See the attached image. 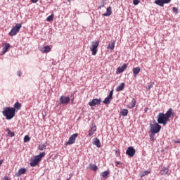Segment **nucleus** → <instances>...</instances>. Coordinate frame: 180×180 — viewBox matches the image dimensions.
Wrapping results in <instances>:
<instances>
[{"label":"nucleus","mask_w":180,"mask_h":180,"mask_svg":"<svg viewBox=\"0 0 180 180\" xmlns=\"http://www.w3.org/2000/svg\"><path fill=\"white\" fill-rule=\"evenodd\" d=\"M22 108V104H20L19 102H16L14 104V109H18V110Z\"/></svg>","instance_id":"obj_27"},{"label":"nucleus","mask_w":180,"mask_h":180,"mask_svg":"<svg viewBox=\"0 0 180 180\" xmlns=\"http://www.w3.org/2000/svg\"><path fill=\"white\" fill-rule=\"evenodd\" d=\"M4 163V160H0V167Z\"/></svg>","instance_id":"obj_44"},{"label":"nucleus","mask_w":180,"mask_h":180,"mask_svg":"<svg viewBox=\"0 0 180 180\" xmlns=\"http://www.w3.org/2000/svg\"><path fill=\"white\" fill-rule=\"evenodd\" d=\"M93 144L94 146H96L98 148H101V141H99V139L96 138L94 139Z\"/></svg>","instance_id":"obj_16"},{"label":"nucleus","mask_w":180,"mask_h":180,"mask_svg":"<svg viewBox=\"0 0 180 180\" xmlns=\"http://www.w3.org/2000/svg\"><path fill=\"white\" fill-rule=\"evenodd\" d=\"M98 47H99V41H94L91 42L90 51L92 52V56H96L98 53Z\"/></svg>","instance_id":"obj_4"},{"label":"nucleus","mask_w":180,"mask_h":180,"mask_svg":"<svg viewBox=\"0 0 180 180\" xmlns=\"http://www.w3.org/2000/svg\"><path fill=\"white\" fill-rule=\"evenodd\" d=\"M111 15H112V7L109 6L106 10V13L103 14V16H110Z\"/></svg>","instance_id":"obj_19"},{"label":"nucleus","mask_w":180,"mask_h":180,"mask_svg":"<svg viewBox=\"0 0 180 180\" xmlns=\"http://www.w3.org/2000/svg\"><path fill=\"white\" fill-rule=\"evenodd\" d=\"M27 141H30V137L28 135H26L24 137V143H27Z\"/></svg>","instance_id":"obj_32"},{"label":"nucleus","mask_w":180,"mask_h":180,"mask_svg":"<svg viewBox=\"0 0 180 180\" xmlns=\"http://www.w3.org/2000/svg\"><path fill=\"white\" fill-rule=\"evenodd\" d=\"M148 110V108H145V109H144L145 113H147Z\"/></svg>","instance_id":"obj_43"},{"label":"nucleus","mask_w":180,"mask_h":180,"mask_svg":"<svg viewBox=\"0 0 180 180\" xmlns=\"http://www.w3.org/2000/svg\"><path fill=\"white\" fill-rule=\"evenodd\" d=\"M23 174H26V169L21 168L18 170V172L17 174V176H20V175H23Z\"/></svg>","instance_id":"obj_20"},{"label":"nucleus","mask_w":180,"mask_h":180,"mask_svg":"<svg viewBox=\"0 0 180 180\" xmlns=\"http://www.w3.org/2000/svg\"><path fill=\"white\" fill-rule=\"evenodd\" d=\"M115 155H117V157H120V150H116Z\"/></svg>","instance_id":"obj_37"},{"label":"nucleus","mask_w":180,"mask_h":180,"mask_svg":"<svg viewBox=\"0 0 180 180\" xmlns=\"http://www.w3.org/2000/svg\"><path fill=\"white\" fill-rule=\"evenodd\" d=\"M108 175H109V171H104L101 173L102 178H108Z\"/></svg>","instance_id":"obj_29"},{"label":"nucleus","mask_w":180,"mask_h":180,"mask_svg":"<svg viewBox=\"0 0 180 180\" xmlns=\"http://www.w3.org/2000/svg\"><path fill=\"white\" fill-rule=\"evenodd\" d=\"M15 112L16 110H15V108L7 107L5 110H4L3 115L5 116L6 119H7V120H11V119H13V117H15Z\"/></svg>","instance_id":"obj_2"},{"label":"nucleus","mask_w":180,"mask_h":180,"mask_svg":"<svg viewBox=\"0 0 180 180\" xmlns=\"http://www.w3.org/2000/svg\"><path fill=\"white\" fill-rule=\"evenodd\" d=\"M20 75H22V72L20 71H18V76L20 77Z\"/></svg>","instance_id":"obj_42"},{"label":"nucleus","mask_w":180,"mask_h":180,"mask_svg":"<svg viewBox=\"0 0 180 180\" xmlns=\"http://www.w3.org/2000/svg\"><path fill=\"white\" fill-rule=\"evenodd\" d=\"M54 19V14H51V15L48 16L46 18L47 22H51Z\"/></svg>","instance_id":"obj_30"},{"label":"nucleus","mask_w":180,"mask_h":180,"mask_svg":"<svg viewBox=\"0 0 180 180\" xmlns=\"http://www.w3.org/2000/svg\"><path fill=\"white\" fill-rule=\"evenodd\" d=\"M153 84H149L148 86V89H150L151 88H153Z\"/></svg>","instance_id":"obj_40"},{"label":"nucleus","mask_w":180,"mask_h":180,"mask_svg":"<svg viewBox=\"0 0 180 180\" xmlns=\"http://www.w3.org/2000/svg\"><path fill=\"white\" fill-rule=\"evenodd\" d=\"M45 155H46V153L42 152V153H39V155L34 157V158L31 160V162L30 163V166L31 167H37V165L39 164V162H40V161H41V158H43V157H44Z\"/></svg>","instance_id":"obj_3"},{"label":"nucleus","mask_w":180,"mask_h":180,"mask_svg":"<svg viewBox=\"0 0 180 180\" xmlns=\"http://www.w3.org/2000/svg\"><path fill=\"white\" fill-rule=\"evenodd\" d=\"M148 174H150V172H149V171H144V172L142 173V176H146V175H148Z\"/></svg>","instance_id":"obj_34"},{"label":"nucleus","mask_w":180,"mask_h":180,"mask_svg":"<svg viewBox=\"0 0 180 180\" xmlns=\"http://www.w3.org/2000/svg\"><path fill=\"white\" fill-rule=\"evenodd\" d=\"M22 27V24H17L15 27H13L11 30L9 32V36H16L18 33H19V30H20Z\"/></svg>","instance_id":"obj_6"},{"label":"nucleus","mask_w":180,"mask_h":180,"mask_svg":"<svg viewBox=\"0 0 180 180\" xmlns=\"http://www.w3.org/2000/svg\"><path fill=\"white\" fill-rule=\"evenodd\" d=\"M31 2L32 4H37V2H39V0H31Z\"/></svg>","instance_id":"obj_39"},{"label":"nucleus","mask_w":180,"mask_h":180,"mask_svg":"<svg viewBox=\"0 0 180 180\" xmlns=\"http://www.w3.org/2000/svg\"><path fill=\"white\" fill-rule=\"evenodd\" d=\"M11 47V44L8 43L5 44L4 48H3V51H4V54H5V53H6L8 51V49H9Z\"/></svg>","instance_id":"obj_21"},{"label":"nucleus","mask_w":180,"mask_h":180,"mask_svg":"<svg viewBox=\"0 0 180 180\" xmlns=\"http://www.w3.org/2000/svg\"><path fill=\"white\" fill-rule=\"evenodd\" d=\"M89 168L91 171H98V166H96V165L90 164Z\"/></svg>","instance_id":"obj_24"},{"label":"nucleus","mask_w":180,"mask_h":180,"mask_svg":"<svg viewBox=\"0 0 180 180\" xmlns=\"http://www.w3.org/2000/svg\"><path fill=\"white\" fill-rule=\"evenodd\" d=\"M124 89V83H121L120 86H118L116 89L117 92H120V91H123Z\"/></svg>","instance_id":"obj_22"},{"label":"nucleus","mask_w":180,"mask_h":180,"mask_svg":"<svg viewBox=\"0 0 180 180\" xmlns=\"http://www.w3.org/2000/svg\"><path fill=\"white\" fill-rule=\"evenodd\" d=\"M70 96H61L60 98V105H68L70 103Z\"/></svg>","instance_id":"obj_8"},{"label":"nucleus","mask_w":180,"mask_h":180,"mask_svg":"<svg viewBox=\"0 0 180 180\" xmlns=\"http://www.w3.org/2000/svg\"><path fill=\"white\" fill-rule=\"evenodd\" d=\"M115 44H116V42L115 41H111L107 46L108 50H115Z\"/></svg>","instance_id":"obj_15"},{"label":"nucleus","mask_w":180,"mask_h":180,"mask_svg":"<svg viewBox=\"0 0 180 180\" xmlns=\"http://www.w3.org/2000/svg\"><path fill=\"white\" fill-rule=\"evenodd\" d=\"M95 131H96V125H93L89 130L88 137H91V136H94L95 134Z\"/></svg>","instance_id":"obj_12"},{"label":"nucleus","mask_w":180,"mask_h":180,"mask_svg":"<svg viewBox=\"0 0 180 180\" xmlns=\"http://www.w3.org/2000/svg\"><path fill=\"white\" fill-rule=\"evenodd\" d=\"M133 73L134 77H137V75L141 71V69L139 67L134 68L133 70Z\"/></svg>","instance_id":"obj_17"},{"label":"nucleus","mask_w":180,"mask_h":180,"mask_svg":"<svg viewBox=\"0 0 180 180\" xmlns=\"http://www.w3.org/2000/svg\"><path fill=\"white\" fill-rule=\"evenodd\" d=\"M102 100L101 98H94L89 103V106H96V105H101Z\"/></svg>","instance_id":"obj_11"},{"label":"nucleus","mask_w":180,"mask_h":180,"mask_svg":"<svg viewBox=\"0 0 180 180\" xmlns=\"http://www.w3.org/2000/svg\"><path fill=\"white\" fill-rule=\"evenodd\" d=\"M6 131L8 133V135L10 136V137H13L15 136V132H11L9 128L6 129Z\"/></svg>","instance_id":"obj_28"},{"label":"nucleus","mask_w":180,"mask_h":180,"mask_svg":"<svg viewBox=\"0 0 180 180\" xmlns=\"http://www.w3.org/2000/svg\"><path fill=\"white\" fill-rule=\"evenodd\" d=\"M126 68H127V65L126 64H124L122 67H118L116 71V74H122V72H123Z\"/></svg>","instance_id":"obj_13"},{"label":"nucleus","mask_w":180,"mask_h":180,"mask_svg":"<svg viewBox=\"0 0 180 180\" xmlns=\"http://www.w3.org/2000/svg\"><path fill=\"white\" fill-rule=\"evenodd\" d=\"M169 172V169L167 167H163L162 169L160 170L161 175H168Z\"/></svg>","instance_id":"obj_18"},{"label":"nucleus","mask_w":180,"mask_h":180,"mask_svg":"<svg viewBox=\"0 0 180 180\" xmlns=\"http://www.w3.org/2000/svg\"><path fill=\"white\" fill-rule=\"evenodd\" d=\"M174 113V110L169 108L165 114L164 112H160L158 115V123L159 124H163V126H167V122H169V117L172 116Z\"/></svg>","instance_id":"obj_1"},{"label":"nucleus","mask_w":180,"mask_h":180,"mask_svg":"<svg viewBox=\"0 0 180 180\" xmlns=\"http://www.w3.org/2000/svg\"><path fill=\"white\" fill-rule=\"evenodd\" d=\"M122 116H127L129 115V110L127 109H122L120 112Z\"/></svg>","instance_id":"obj_23"},{"label":"nucleus","mask_w":180,"mask_h":180,"mask_svg":"<svg viewBox=\"0 0 180 180\" xmlns=\"http://www.w3.org/2000/svg\"><path fill=\"white\" fill-rule=\"evenodd\" d=\"M155 134H152L150 135V141H154L155 140Z\"/></svg>","instance_id":"obj_31"},{"label":"nucleus","mask_w":180,"mask_h":180,"mask_svg":"<svg viewBox=\"0 0 180 180\" xmlns=\"http://www.w3.org/2000/svg\"><path fill=\"white\" fill-rule=\"evenodd\" d=\"M133 4L134 5H139V4H140V0H134Z\"/></svg>","instance_id":"obj_35"},{"label":"nucleus","mask_w":180,"mask_h":180,"mask_svg":"<svg viewBox=\"0 0 180 180\" xmlns=\"http://www.w3.org/2000/svg\"><path fill=\"white\" fill-rule=\"evenodd\" d=\"M70 178H71V177L72 176V174H70Z\"/></svg>","instance_id":"obj_46"},{"label":"nucleus","mask_w":180,"mask_h":180,"mask_svg":"<svg viewBox=\"0 0 180 180\" xmlns=\"http://www.w3.org/2000/svg\"><path fill=\"white\" fill-rule=\"evenodd\" d=\"M136 106V98H132L131 100V108H134Z\"/></svg>","instance_id":"obj_33"},{"label":"nucleus","mask_w":180,"mask_h":180,"mask_svg":"<svg viewBox=\"0 0 180 180\" xmlns=\"http://www.w3.org/2000/svg\"><path fill=\"white\" fill-rule=\"evenodd\" d=\"M41 51L42 53H50L51 51V48L50 47V46L47 45L43 48L41 49Z\"/></svg>","instance_id":"obj_14"},{"label":"nucleus","mask_w":180,"mask_h":180,"mask_svg":"<svg viewBox=\"0 0 180 180\" xmlns=\"http://www.w3.org/2000/svg\"><path fill=\"white\" fill-rule=\"evenodd\" d=\"M171 2V0H163V4H169Z\"/></svg>","instance_id":"obj_38"},{"label":"nucleus","mask_w":180,"mask_h":180,"mask_svg":"<svg viewBox=\"0 0 180 180\" xmlns=\"http://www.w3.org/2000/svg\"><path fill=\"white\" fill-rule=\"evenodd\" d=\"M150 133L152 134H157V133H160L161 130V125H159L158 123L155 122V124H150Z\"/></svg>","instance_id":"obj_5"},{"label":"nucleus","mask_w":180,"mask_h":180,"mask_svg":"<svg viewBox=\"0 0 180 180\" xmlns=\"http://www.w3.org/2000/svg\"><path fill=\"white\" fill-rule=\"evenodd\" d=\"M46 148H47V146L45 144L39 145L38 150L40 151H43L44 150H46Z\"/></svg>","instance_id":"obj_26"},{"label":"nucleus","mask_w":180,"mask_h":180,"mask_svg":"<svg viewBox=\"0 0 180 180\" xmlns=\"http://www.w3.org/2000/svg\"><path fill=\"white\" fill-rule=\"evenodd\" d=\"M155 4L158 5L159 6H164V1L163 0H155Z\"/></svg>","instance_id":"obj_25"},{"label":"nucleus","mask_w":180,"mask_h":180,"mask_svg":"<svg viewBox=\"0 0 180 180\" xmlns=\"http://www.w3.org/2000/svg\"><path fill=\"white\" fill-rule=\"evenodd\" d=\"M127 155H129V157H134L136 154V149L133 148V146L128 147L127 151H126Z\"/></svg>","instance_id":"obj_10"},{"label":"nucleus","mask_w":180,"mask_h":180,"mask_svg":"<svg viewBox=\"0 0 180 180\" xmlns=\"http://www.w3.org/2000/svg\"><path fill=\"white\" fill-rule=\"evenodd\" d=\"M77 137H78V134H73L69 138L68 141L65 143V146H71V144H74V143H75V140H77Z\"/></svg>","instance_id":"obj_7"},{"label":"nucleus","mask_w":180,"mask_h":180,"mask_svg":"<svg viewBox=\"0 0 180 180\" xmlns=\"http://www.w3.org/2000/svg\"><path fill=\"white\" fill-rule=\"evenodd\" d=\"M112 99H113V89L110 91L109 95L108 97H106L104 101H103V103L105 105H109L110 103V101H112Z\"/></svg>","instance_id":"obj_9"},{"label":"nucleus","mask_w":180,"mask_h":180,"mask_svg":"<svg viewBox=\"0 0 180 180\" xmlns=\"http://www.w3.org/2000/svg\"><path fill=\"white\" fill-rule=\"evenodd\" d=\"M115 163L117 164V165H122V162L119 161L115 162Z\"/></svg>","instance_id":"obj_41"},{"label":"nucleus","mask_w":180,"mask_h":180,"mask_svg":"<svg viewBox=\"0 0 180 180\" xmlns=\"http://www.w3.org/2000/svg\"><path fill=\"white\" fill-rule=\"evenodd\" d=\"M172 11H173V12L174 13H178V8H176V7H173V8H172Z\"/></svg>","instance_id":"obj_36"},{"label":"nucleus","mask_w":180,"mask_h":180,"mask_svg":"<svg viewBox=\"0 0 180 180\" xmlns=\"http://www.w3.org/2000/svg\"><path fill=\"white\" fill-rule=\"evenodd\" d=\"M69 2H70V1H71V0H68Z\"/></svg>","instance_id":"obj_47"},{"label":"nucleus","mask_w":180,"mask_h":180,"mask_svg":"<svg viewBox=\"0 0 180 180\" xmlns=\"http://www.w3.org/2000/svg\"><path fill=\"white\" fill-rule=\"evenodd\" d=\"M174 143H180V139L179 141H175Z\"/></svg>","instance_id":"obj_45"}]
</instances>
